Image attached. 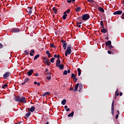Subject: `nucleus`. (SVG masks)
Masks as SVG:
<instances>
[{
	"label": "nucleus",
	"mask_w": 124,
	"mask_h": 124,
	"mask_svg": "<svg viewBox=\"0 0 124 124\" xmlns=\"http://www.w3.org/2000/svg\"><path fill=\"white\" fill-rule=\"evenodd\" d=\"M15 100L17 102H21V103H27L26 97H24L23 96H22V97L19 96H16V97H15Z\"/></svg>",
	"instance_id": "f257e3e1"
},
{
	"label": "nucleus",
	"mask_w": 124,
	"mask_h": 124,
	"mask_svg": "<svg viewBox=\"0 0 124 124\" xmlns=\"http://www.w3.org/2000/svg\"><path fill=\"white\" fill-rule=\"evenodd\" d=\"M71 53V45H68L65 52V56L67 57L68 55H70Z\"/></svg>",
	"instance_id": "f03ea898"
},
{
	"label": "nucleus",
	"mask_w": 124,
	"mask_h": 124,
	"mask_svg": "<svg viewBox=\"0 0 124 124\" xmlns=\"http://www.w3.org/2000/svg\"><path fill=\"white\" fill-rule=\"evenodd\" d=\"M90 16L89 14H85L82 16V18L83 20H87L89 18H90Z\"/></svg>",
	"instance_id": "7ed1b4c3"
},
{
	"label": "nucleus",
	"mask_w": 124,
	"mask_h": 124,
	"mask_svg": "<svg viewBox=\"0 0 124 124\" xmlns=\"http://www.w3.org/2000/svg\"><path fill=\"white\" fill-rule=\"evenodd\" d=\"M111 114L112 115L114 114V100L112 101L111 104Z\"/></svg>",
	"instance_id": "20e7f679"
},
{
	"label": "nucleus",
	"mask_w": 124,
	"mask_h": 124,
	"mask_svg": "<svg viewBox=\"0 0 124 124\" xmlns=\"http://www.w3.org/2000/svg\"><path fill=\"white\" fill-rule=\"evenodd\" d=\"M10 76V72H6L3 76V78L4 79H7Z\"/></svg>",
	"instance_id": "39448f33"
},
{
	"label": "nucleus",
	"mask_w": 124,
	"mask_h": 124,
	"mask_svg": "<svg viewBox=\"0 0 124 124\" xmlns=\"http://www.w3.org/2000/svg\"><path fill=\"white\" fill-rule=\"evenodd\" d=\"M33 69H31L30 70H28L27 72L28 76H31L32 73H33Z\"/></svg>",
	"instance_id": "423d86ee"
},
{
	"label": "nucleus",
	"mask_w": 124,
	"mask_h": 124,
	"mask_svg": "<svg viewBox=\"0 0 124 124\" xmlns=\"http://www.w3.org/2000/svg\"><path fill=\"white\" fill-rule=\"evenodd\" d=\"M61 61L60 60H57L56 62V65L57 67H59L60 68V64H61Z\"/></svg>",
	"instance_id": "0eeeda50"
},
{
	"label": "nucleus",
	"mask_w": 124,
	"mask_h": 124,
	"mask_svg": "<svg viewBox=\"0 0 124 124\" xmlns=\"http://www.w3.org/2000/svg\"><path fill=\"white\" fill-rule=\"evenodd\" d=\"M12 31L13 32H20V31H21L19 28H13V29H12Z\"/></svg>",
	"instance_id": "6e6552de"
},
{
	"label": "nucleus",
	"mask_w": 124,
	"mask_h": 124,
	"mask_svg": "<svg viewBox=\"0 0 124 124\" xmlns=\"http://www.w3.org/2000/svg\"><path fill=\"white\" fill-rule=\"evenodd\" d=\"M105 44L106 46H108V47L109 48L110 44H112L111 41H110V40H108L107 42H105Z\"/></svg>",
	"instance_id": "1a4fd4ad"
},
{
	"label": "nucleus",
	"mask_w": 124,
	"mask_h": 124,
	"mask_svg": "<svg viewBox=\"0 0 124 124\" xmlns=\"http://www.w3.org/2000/svg\"><path fill=\"white\" fill-rule=\"evenodd\" d=\"M123 14V11H116L113 13V15H122Z\"/></svg>",
	"instance_id": "9d476101"
},
{
	"label": "nucleus",
	"mask_w": 124,
	"mask_h": 124,
	"mask_svg": "<svg viewBox=\"0 0 124 124\" xmlns=\"http://www.w3.org/2000/svg\"><path fill=\"white\" fill-rule=\"evenodd\" d=\"M32 8V7H30V8L29 7H28L27 12L30 15H31L32 13V11L31 10Z\"/></svg>",
	"instance_id": "9b49d317"
},
{
	"label": "nucleus",
	"mask_w": 124,
	"mask_h": 124,
	"mask_svg": "<svg viewBox=\"0 0 124 124\" xmlns=\"http://www.w3.org/2000/svg\"><path fill=\"white\" fill-rule=\"evenodd\" d=\"M61 42L62 44L63 48H64L65 45H67V43L66 42V41H64V40H61Z\"/></svg>",
	"instance_id": "f8f14e48"
},
{
	"label": "nucleus",
	"mask_w": 124,
	"mask_h": 124,
	"mask_svg": "<svg viewBox=\"0 0 124 124\" xmlns=\"http://www.w3.org/2000/svg\"><path fill=\"white\" fill-rule=\"evenodd\" d=\"M29 80H30L29 78H26L24 80V81L23 82V83H22V85H26L27 83H28V82H29Z\"/></svg>",
	"instance_id": "ddd939ff"
},
{
	"label": "nucleus",
	"mask_w": 124,
	"mask_h": 124,
	"mask_svg": "<svg viewBox=\"0 0 124 124\" xmlns=\"http://www.w3.org/2000/svg\"><path fill=\"white\" fill-rule=\"evenodd\" d=\"M45 63H46V64H47V65H48V66H49V65H50V61L48 59H47V58L46 59V62H45Z\"/></svg>",
	"instance_id": "4468645a"
},
{
	"label": "nucleus",
	"mask_w": 124,
	"mask_h": 124,
	"mask_svg": "<svg viewBox=\"0 0 124 124\" xmlns=\"http://www.w3.org/2000/svg\"><path fill=\"white\" fill-rule=\"evenodd\" d=\"M107 31H108L107 29L105 28V26L104 25V27H103V29L101 30V31L102 32V33H106Z\"/></svg>",
	"instance_id": "2eb2a0df"
},
{
	"label": "nucleus",
	"mask_w": 124,
	"mask_h": 124,
	"mask_svg": "<svg viewBox=\"0 0 124 124\" xmlns=\"http://www.w3.org/2000/svg\"><path fill=\"white\" fill-rule=\"evenodd\" d=\"M35 53V50L34 49H31L30 53V55L31 56H33V54H34Z\"/></svg>",
	"instance_id": "dca6fc26"
},
{
	"label": "nucleus",
	"mask_w": 124,
	"mask_h": 124,
	"mask_svg": "<svg viewBox=\"0 0 124 124\" xmlns=\"http://www.w3.org/2000/svg\"><path fill=\"white\" fill-rule=\"evenodd\" d=\"M35 110V108L34 107V106H31V107L30 108V112L31 113V112H34Z\"/></svg>",
	"instance_id": "f3484780"
},
{
	"label": "nucleus",
	"mask_w": 124,
	"mask_h": 124,
	"mask_svg": "<svg viewBox=\"0 0 124 124\" xmlns=\"http://www.w3.org/2000/svg\"><path fill=\"white\" fill-rule=\"evenodd\" d=\"M98 9L99 11H100V12H102L103 13H104L105 10L104 9H103V8H102V7H98Z\"/></svg>",
	"instance_id": "a211bd4d"
},
{
	"label": "nucleus",
	"mask_w": 124,
	"mask_h": 124,
	"mask_svg": "<svg viewBox=\"0 0 124 124\" xmlns=\"http://www.w3.org/2000/svg\"><path fill=\"white\" fill-rule=\"evenodd\" d=\"M52 10L54 12L55 14H57V12H58V9L57 8H56V7H53L52 8Z\"/></svg>",
	"instance_id": "6ab92c4d"
},
{
	"label": "nucleus",
	"mask_w": 124,
	"mask_h": 124,
	"mask_svg": "<svg viewBox=\"0 0 124 124\" xmlns=\"http://www.w3.org/2000/svg\"><path fill=\"white\" fill-rule=\"evenodd\" d=\"M79 83H78V84H77L76 85V86H75V90H74L75 92H77V91H78V87H79Z\"/></svg>",
	"instance_id": "aec40b11"
},
{
	"label": "nucleus",
	"mask_w": 124,
	"mask_h": 124,
	"mask_svg": "<svg viewBox=\"0 0 124 124\" xmlns=\"http://www.w3.org/2000/svg\"><path fill=\"white\" fill-rule=\"evenodd\" d=\"M78 76H80L81 74V70L80 68H78Z\"/></svg>",
	"instance_id": "412c9836"
},
{
	"label": "nucleus",
	"mask_w": 124,
	"mask_h": 124,
	"mask_svg": "<svg viewBox=\"0 0 124 124\" xmlns=\"http://www.w3.org/2000/svg\"><path fill=\"white\" fill-rule=\"evenodd\" d=\"M118 95H119V93H118V89H117V91L115 93V98H116L117 96H118Z\"/></svg>",
	"instance_id": "4be33fe9"
},
{
	"label": "nucleus",
	"mask_w": 124,
	"mask_h": 124,
	"mask_svg": "<svg viewBox=\"0 0 124 124\" xmlns=\"http://www.w3.org/2000/svg\"><path fill=\"white\" fill-rule=\"evenodd\" d=\"M66 103V99H63V100H62V105H65Z\"/></svg>",
	"instance_id": "5701e85b"
},
{
	"label": "nucleus",
	"mask_w": 124,
	"mask_h": 124,
	"mask_svg": "<svg viewBox=\"0 0 124 124\" xmlns=\"http://www.w3.org/2000/svg\"><path fill=\"white\" fill-rule=\"evenodd\" d=\"M113 48H114L113 46H112L111 44H110L109 46V50H110V51H112Z\"/></svg>",
	"instance_id": "b1692460"
},
{
	"label": "nucleus",
	"mask_w": 124,
	"mask_h": 124,
	"mask_svg": "<svg viewBox=\"0 0 124 124\" xmlns=\"http://www.w3.org/2000/svg\"><path fill=\"white\" fill-rule=\"evenodd\" d=\"M81 11V7H77L76 8V12H80Z\"/></svg>",
	"instance_id": "393cba45"
},
{
	"label": "nucleus",
	"mask_w": 124,
	"mask_h": 124,
	"mask_svg": "<svg viewBox=\"0 0 124 124\" xmlns=\"http://www.w3.org/2000/svg\"><path fill=\"white\" fill-rule=\"evenodd\" d=\"M74 115V111H72L71 113H70V114H69V115H68V117H73Z\"/></svg>",
	"instance_id": "a878e982"
},
{
	"label": "nucleus",
	"mask_w": 124,
	"mask_h": 124,
	"mask_svg": "<svg viewBox=\"0 0 124 124\" xmlns=\"http://www.w3.org/2000/svg\"><path fill=\"white\" fill-rule=\"evenodd\" d=\"M82 88H83V86H82V85H80L79 86V90H78L79 93H81Z\"/></svg>",
	"instance_id": "bb28decb"
},
{
	"label": "nucleus",
	"mask_w": 124,
	"mask_h": 124,
	"mask_svg": "<svg viewBox=\"0 0 124 124\" xmlns=\"http://www.w3.org/2000/svg\"><path fill=\"white\" fill-rule=\"evenodd\" d=\"M100 25L102 26V28H103L104 27V23L103 20H101L100 21Z\"/></svg>",
	"instance_id": "cd10ccee"
},
{
	"label": "nucleus",
	"mask_w": 124,
	"mask_h": 124,
	"mask_svg": "<svg viewBox=\"0 0 124 124\" xmlns=\"http://www.w3.org/2000/svg\"><path fill=\"white\" fill-rule=\"evenodd\" d=\"M76 0H67V2L68 3H71V2H72V3H75Z\"/></svg>",
	"instance_id": "c85d7f7f"
},
{
	"label": "nucleus",
	"mask_w": 124,
	"mask_h": 124,
	"mask_svg": "<svg viewBox=\"0 0 124 124\" xmlns=\"http://www.w3.org/2000/svg\"><path fill=\"white\" fill-rule=\"evenodd\" d=\"M31 112H29L28 113H27V114H25L26 117H27V118H29V117H30V116H31Z\"/></svg>",
	"instance_id": "c756f323"
},
{
	"label": "nucleus",
	"mask_w": 124,
	"mask_h": 124,
	"mask_svg": "<svg viewBox=\"0 0 124 124\" xmlns=\"http://www.w3.org/2000/svg\"><path fill=\"white\" fill-rule=\"evenodd\" d=\"M40 57V55H36V56H35L34 58V61H35L36 60H37V59H38V58H39Z\"/></svg>",
	"instance_id": "7c9ffc66"
},
{
	"label": "nucleus",
	"mask_w": 124,
	"mask_h": 124,
	"mask_svg": "<svg viewBox=\"0 0 124 124\" xmlns=\"http://www.w3.org/2000/svg\"><path fill=\"white\" fill-rule=\"evenodd\" d=\"M108 53L109 54V55L113 54L114 52L113 51H111V50H108Z\"/></svg>",
	"instance_id": "2f4dec72"
},
{
	"label": "nucleus",
	"mask_w": 124,
	"mask_h": 124,
	"mask_svg": "<svg viewBox=\"0 0 124 124\" xmlns=\"http://www.w3.org/2000/svg\"><path fill=\"white\" fill-rule=\"evenodd\" d=\"M64 68V65L63 64H60V69L62 70Z\"/></svg>",
	"instance_id": "473e14b6"
},
{
	"label": "nucleus",
	"mask_w": 124,
	"mask_h": 124,
	"mask_svg": "<svg viewBox=\"0 0 124 124\" xmlns=\"http://www.w3.org/2000/svg\"><path fill=\"white\" fill-rule=\"evenodd\" d=\"M50 46L52 48H56V46H54V44H51V43L50 44Z\"/></svg>",
	"instance_id": "72a5a7b5"
},
{
	"label": "nucleus",
	"mask_w": 124,
	"mask_h": 124,
	"mask_svg": "<svg viewBox=\"0 0 124 124\" xmlns=\"http://www.w3.org/2000/svg\"><path fill=\"white\" fill-rule=\"evenodd\" d=\"M8 87V85L7 84H5L4 85H3V86H2V89H5V88H7Z\"/></svg>",
	"instance_id": "f704fd0d"
},
{
	"label": "nucleus",
	"mask_w": 124,
	"mask_h": 124,
	"mask_svg": "<svg viewBox=\"0 0 124 124\" xmlns=\"http://www.w3.org/2000/svg\"><path fill=\"white\" fill-rule=\"evenodd\" d=\"M67 15H65L64 14H63V16H62V18L63 19H65L67 17Z\"/></svg>",
	"instance_id": "c9c22d12"
},
{
	"label": "nucleus",
	"mask_w": 124,
	"mask_h": 124,
	"mask_svg": "<svg viewBox=\"0 0 124 124\" xmlns=\"http://www.w3.org/2000/svg\"><path fill=\"white\" fill-rule=\"evenodd\" d=\"M54 60H55L54 58H52V59H51V60H50L51 62H52V63H53V62H54Z\"/></svg>",
	"instance_id": "e433bc0d"
},
{
	"label": "nucleus",
	"mask_w": 124,
	"mask_h": 124,
	"mask_svg": "<svg viewBox=\"0 0 124 124\" xmlns=\"http://www.w3.org/2000/svg\"><path fill=\"white\" fill-rule=\"evenodd\" d=\"M46 79H47V80H50L51 79V75H49V76H47L46 77Z\"/></svg>",
	"instance_id": "4c0bfd02"
},
{
	"label": "nucleus",
	"mask_w": 124,
	"mask_h": 124,
	"mask_svg": "<svg viewBox=\"0 0 124 124\" xmlns=\"http://www.w3.org/2000/svg\"><path fill=\"white\" fill-rule=\"evenodd\" d=\"M67 73H68V72H67V70H64L63 74V75H67Z\"/></svg>",
	"instance_id": "58836bf2"
},
{
	"label": "nucleus",
	"mask_w": 124,
	"mask_h": 124,
	"mask_svg": "<svg viewBox=\"0 0 124 124\" xmlns=\"http://www.w3.org/2000/svg\"><path fill=\"white\" fill-rule=\"evenodd\" d=\"M71 78H73L74 79L75 78V75L74 73H73V74H72Z\"/></svg>",
	"instance_id": "ea45409f"
},
{
	"label": "nucleus",
	"mask_w": 124,
	"mask_h": 124,
	"mask_svg": "<svg viewBox=\"0 0 124 124\" xmlns=\"http://www.w3.org/2000/svg\"><path fill=\"white\" fill-rule=\"evenodd\" d=\"M78 78H76L75 75V78L74 79V80L75 82H76L78 81Z\"/></svg>",
	"instance_id": "a19ab883"
},
{
	"label": "nucleus",
	"mask_w": 124,
	"mask_h": 124,
	"mask_svg": "<svg viewBox=\"0 0 124 124\" xmlns=\"http://www.w3.org/2000/svg\"><path fill=\"white\" fill-rule=\"evenodd\" d=\"M121 18L124 19V13H123L121 16Z\"/></svg>",
	"instance_id": "79ce46f5"
},
{
	"label": "nucleus",
	"mask_w": 124,
	"mask_h": 124,
	"mask_svg": "<svg viewBox=\"0 0 124 124\" xmlns=\"http://www.w3.org/2000/svg\"><path fill=\"white\" fill-rule=\"evenodd\" d=\"M88 2H91V3H94V0H87Z\"/></svg>",
	"instance_id": "37998d69"
},
{
	"label": "nucleus",
	"mask_w": 124,
	"mask_h": 124,
	"mask_svg": "<svg viewBox=\"0 0 124 124\" xmlns=\"http://www.w3.org/2000/svg\"><path fill=\"white\" fill-rule=\"evenodd\" d=\"M70 11H71L70 9H67V10H66V13H68V14H69Z\"/></svg>",
	"instance_id": "c03bdc74"
},
{
	"label": "nucleus",
	"mask_w": 124,
	"mask_h": 124,
	"mask_svg": "<svg viewBox=\"0 0 124 124\" xmlns=\"http://www.w3.org/2000/svg\"><path fill=\"white\" fill-rule=\"evenodd\" d=\"M77 19L78 20H81V16H78Z\"/></svg>",
	"instance_id": "a18cd8bd"
},
{
	"label": "nucleus",
	"mask_w": 124,
	"mask_h": 124,
	"mask_svg": "<svg viewBox=\"0 0 124 124\" xmlns=\"http://www.w3.org/2000/svg\"><path fill=\"white\" fill-rule=\"evenodd\" d=\"M25 53L26 55H29V51H28V50H25Z\"/></svg>",
	"instance_id": "49530a36"
},
{
	"label": "nucleus",
	"mask_w": 124,
	"mask_h": 124,
	"mask_svg": "<svg viewBox=\"0 0 124 124\" xmlns=\"http://www.w3.org/2000/svg\"><path fill=\"white\" fill-rule=\"evenodd\" d=\"M49 94H50L49 92H47L46 93V95H49Z\"/></svg>",
	"instance_id": "de8ad7c7"
},
{
	"label": "nucleus",
	"mask_w": 124,
	"mask_h": 124,
	"mask_svg": "<svg viewBox=\"0 0 124 124\" xmlns=\"http://www.w3.org/2000/svg\"><path fill=\"white\" fill-rule=\"evenodd\" d=\"M48 58H51V54L50 52H49V50H48Z\"/></svg>",
	"instance_id": "09e8293b"
},
{
	"label": "nucleus",
	"mask_w": 124,
	"mask_h": 124,
	"mask_svg": "<svg viewBox=\"0 0 124 124\" xmlns=\"http://www.w3.org/2000/svg\"><path fill=\"white\" fill-rule=\"evenodd\" d=\"M2 47H3L2 44H1V43H0V49H1V48H2Z\"/></svg>",
	"instance_id": "8fccbe9b"
},
{
	"label": "nucleus",
	"mask_w": 124,
	"mask_h": 124,
	"mask_svg": "<svg viewBox=\"0 0 124 124\" xmlns=\"http://www.w3.org/2000/svg\"><path fill=\"white\" fill-rule=\"evenodd\" d=\"M57 59H58V60H59V59H60V55H57Z\"/></svg>",
	"instance_id": "3c124183"
},
{
	"label": "nucleus",
	"mask_w": 124,
	"mask_h": 124,
	"mask_svg": "<svg viewBox=\"0 0 124 124\" xmlns=\"http://www.w3.org/2000/svg\"><path fill=\"white\" fill-rule=\"evenodd\" d=\"M46 55H48V56L49 50H46Z\"/></svg>",
	"instance_id": "603ef678"
},
{
	"label": "nucleus",
	"mask_w": 124,
	"mask_h": 124,
	"mask_svg": "<svg viewBox=\"0 0 124 124\" xmlns=\"http://www.w3.org/2000/svg\"><path fill=\"white\" fill-rule=\"evenodd\" d=\"M47 75H51V72H47Z\"/></svg>",
	"instance_id": "864d4df0"
},
{
	"label": "nucleus",
	"mask_w": 124,
	"mask_h": 124,
	"mask_svg": "<svg viewBox=\"0 0 124 124\" xmlns=\"http://www.w3.org/2000/svg\"><path fill=\"white\" fill-rule=\"evenodd\" d=\"M70 108H67L66 110V111H67V112H69L70 111Z\"/></svg>",
	"instance_id": "5fc2aeb1"
},
{
	"label": "nucleus",
	"mask_w": 124,
	"mask_h": 124,
	"mask_svg": "<svg viewBox=\"0 0 124 124\" xmlns=\"http://www.w3.org/2000/svg\"><path fill=\"white\" fill-rule=\"evenodd\" d=\"M119 118V114H117L116 116V119H118Z\"/></svg>",
	"instance_id": "6e6d98bb"
},
{
	"label": "nucleus",
	"mask_w": 124,
	"mask_h": 124,
	"mask_svg": "<svg viewBox=\"0 0 124 124\" xmlns=\"http://www.w3.org/2000/svg\"><path fill=\"white\" fill-rule=\"evenodd\" d=\"M67 47V45H65V46L63 47L64 50H66Z\"/></svg>",
	"instance_id": "4d7b16f0"
},
{
	"label": "nucleus",
	"mask_w": 124,
	"mask_h": 124,
	"mask_svg": "<svg viewBox=\"0 0 124 124\" xmlns=\"http://www.w3.org/2000/svg\"><path fill=\"white\" fill-rule=\"evenodd\" d=\"M79 22L78 21V22H77V26H79Z\"/></svg>",
	"instance_id": "13d9d810"
},
{
	"label": "nucleus",
	"mask_w": 124,
	"mask_h": 124,
	"mask_svg": "<svg viewBox=\"0 0 124 124\" xmlns=\"http://www.w3.org/2000/svg\"><path fill=\"white\" fill-rule=\"evenodd\" d=\"M64 108L66 110V109H67V108H68V106L67 105H65V106H64Z\"/></svg>",
	"instance_id": "bf43d9fd"
},
{
	"label": "nucleus",
	"mask_w": 124,
	"mask_h": 124,
	"mask_svg": "<svg viewBox=\"0 0 124 124\" xmlns=\"http://www.w3.org/2000/svg\"><path fill=\"white\" fill-rule=\"evenodd\" d=\"M42 95H43V96H46V93H43Z\"/></svg>",
	"instance_id": "052dcab7"
},
{
	"label": "nucleus",
	"mask_w": 124,
	"mask_h": 124,
	"mask_svg": "<svg viewBox=\"0 0 124 124\" xmlns=\"http://www.w3.org/2000/svg\"><path fill=\"white\" fill-rule=\"evenodd\" d=\"M38 75H39L38 73H36L35 74V76H36V77H37V76H38Z\"/></svg>",
	"instance_id": "680f3d73"
},
{
	"label": "nucleus",
	"mask_w": 124,
	"mask_h": 124,
	"mask_svg": "<svg viewBox=\"0 0 124 124\" xmlns=\"http://www.w3.org/2000/svg\"><path fill=\"white\" fill-rule=\"evenodd\" d=\"M123 95V93H120V96H122Z\"/></svg>",
	"instance_id": "e2e57ef3"
},
{
	"label": "nucleus",
	"mask_w": 124,
	"mask_h": 124,
	"mask_svg": "<svg viewBox=\"0 0 124 124\" xmlns=\"http://www.w3.org/2000/svg\"><path fill=\"white\" fill-rule=\"evenodd\" d=\"M48 71V68H46V72H47V73Z\"/></svg>",
	"instance_id": "0e129e2a"
},
{
	"label": "nucleus",
	"mask_w": 124,
	"mask_h": 124,
	"mask_svg": "<svg viewBox=\"0 0 124 124\" xmlns=\"http://www.w3.org/2000/svg\"><path fill=\"white\" fill-rule=\"evenodd\" d=\"M34 84L37 85V82H36V81L34 82Z\"/></svg>",
	"instance_id": "69168bd1"
},
{
	"label": "nucleus",
	"mask_w": 124,
	"mask_h": 124,
	"mask_svg": "<svg viewBox=\"0 0 124 124\" xmlns=\"http://www.w3.org/2000/svg\"><path fill=\"white\" fill-rule=\"evenodd\" d=\"M70 91H74V89H72V88H70Z\"/></svg>",
	"instance_id": "338daca9"
},
{
	"label": "nucleus",
	"mask_w": 124,
	"mask_h": 124,
	"mask_svg": "<svg viewBox=\"0 0 124 124\" xmlns=\"http://www.w3.org/2000/svg\"><path fill=\"white\" fill-rule=\"evenodd\" d=\"M70 72H71V70H68L67 71V73H70Z\"/></svg>",
	"instance_id": "774afa93"
}]
</instances>
